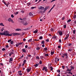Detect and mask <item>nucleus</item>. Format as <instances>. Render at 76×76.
I'll return each instance as SVG.
<instances>
[{"mask_svg":"<svg viewBox=\"0 0 76 76\" xmlns=\"http://www.w3.org/2000/svg\"><path fill=\"white\" fill-rule=\"evenodd\" d=\"M56 71L57 72H58V73H60V70L58 69V70H57Z\"/></svg>","mask_w":76,"mask_h":76,"instance_id":"f704fd0d","label":"nucleus"},{"mask_svg":"<svg viewBox=\"0 0 76 76\" xmlns=\"http://www.w3.org/2000/svg\"><path fill=\"white\" fill-rule=\"evenodd\" d=\"M64 28H66V25H64Z\"/></svg>","mask_w":76,"mask_h":76,"instance_id":"864d4df0","label":"nucleus"},{"mask_svg":"<svg viewBox=\"0 0 76 76\" xmlns=\"http://www.w3.org/2000/svg\"><path fill=\"white\" fill-rule=\"evenodd\" d=\"M47 69V67L44 66L42 69V70L44 71V69Z\"/></svg>","mask_w":76,"mask_h":76,"instance_id":"4468645a","label":"nucleus"},{"mask_svg":"<svg viewBox=\"0 0 76 76\" xmlns=\"http://www.w3.org/2000/svg\"><path fill=\"white\" fill-rule=\"evenodd\" d=\"M46 42H49V39H47L46 40Z\"/></svg>","mask_w":76,"mask_h":76,"instance_id":"de8ad7c7","label":"nucleus"},{"mask_svg":"<svg viewBox=\"0 0 76 76\" xmlns=\"http://www.w3.org/2000/svg\"><path fill=\"white\" fill-rule=\"evenodd\" d=\"M22 57H23V54L22 55V56L20 58H21V59H22Z\"/></svg>","mask_w":76,"mask_h":76,"instance_id":"603ef678","label":"nucleus"},{"mask_svg":"<svg viewBox=\"0 0 76 76\" xmlns=\"http://www.w3.org/2000/svg\"><path fill=\"white\" fill-rule=\"evenodd\" d=\"M62 67L63 69H64V67H65V66H62Z\"/></svg>","mask_w":76,"mask_h":76,"instance_id":"c03bdc74","label":"nucleus"},{"mask_svg":"<svg viewBox=\"0 0 76 76\" xmlns=\"http://www.w3.org/2000/svg\"><path fill=\"white\" fill-rule=\"evenodd\" d=\"M26 70H27V72H29L31 71V69L30 68H27Z\"/></svg>","mask_w":76,"mask_h":76,"instance_id":"a211bd4d","label":"nucleus"},{"mask_svg":"<svg viewBox=\"0 0 76 76\" xmlns=\"http://www.w3.org/2000/svg\"><path fill=\"white\" fill-rule=\"evenodd\" d=\"M39 13H41V14H42H42H43V13H44L43 12V11L42 10H39Z\"/></svg>","mask_w":76,"mask_h":76,"instance_id":"6e6552de","label":"nucleus"},{"mask_svg":"<svg viewBox=\"0 0 76 76\" xmlns=\"http://www.w3.org/2000/svg\"><path fill=\"white\" fill-rule=\"evenodd\" d=\"M40 58H41V59H42L43 58V57H44V56H40Z\"/></svg>","mask_w":76,"mask_h":76,"instance_id":"a19ab883","label":"nucleus"},{"mask_svg":"<svg viewBox=\"0 0 76 76\" xmlns=\"http://www.w3.org/2000/svg\"><path fill=\"white\" fill-rule=\"evenodd\" d=\"M71 69H73H73H74V66H71Z\"/></svg>","mask_w":76,"mask_h":76,"instance_id":"72a5a7b5","label":"nucleus"},{"mask_svg":"<svg viewBox=\"0 0 76 76\" xmlns=\"http://www.w3.org/2000/svg\"><path fill=\"white\" fill-rule=\"evenodd\" d=\"M42 44H45V42L44 40H42L41 42Z\"/></svg>","mask_w":76,"mask_h":76,"instance_id":"412c9836","label":"nucleus"},{"mask_svg":"<svg viewBox=\"0 0 76 76\" xmlns=\"http://www.w3.org/2000/svg\"><path fill=\"white\" fill-rule=\"evenodd\" d=\"M72 43H70L69 44V43H67V44H66V45H68V46L69 47L70 46H71V45H72Z\"/></svg>","mask_w":76,"mask_h":76,"instance_id":"aec40b11","label":"nucleus"},{"mask_svg":"<svg viewBox=\"0 0 76 76\" xmlns=\"http://www.w3.org/2000/svg\"><path fill=\"white\" fill-rule=\"evenodd\" d=\"M57 38V37L56 36H54L52 38L53 39H56Z\"/></svg>","mask_w":76,"mask_h":76,"instance_id":"b1692460","label":"nucleus"},{"mask_svg":"<svg viewBox=\"0 0 76 76\" xmlns=\"http://www.w3.org/2000/svg\"><path fill=\"white\" fill-rule=\"evenodd\" d=\"M12 41V39H10L9 40H8V42H10Z\"/></svg>","mask_w":76,"mask_h":76,"instance_id":"ea45409f","label":"nucleus"},{"mask_svg":"<svg viewBox=\"0 0 76 76\" xmlns=\"http://www.w3.org/2000/svg\"><path fill=\"white\" fill-rule=\"evenodd\" d=\"M4 27H3L1 29V31L3 32V30H4Z\"/></svg>","mask_w":76,"mask_h":76,"instance_id":"37998d69","label":"nucleus"},{"mask_svg":"<svg viewBox=\"0 0 76 76\" xmlns=\"http://www.w3.org/2000/svg\"><path fill=\"white\" fill-rule=\"evenodd\" d=\"M2 2L3 3H4L5 4V5H6L7 6H8V4H6V2L4 1H3Z\"/></svg>","mask_w":76,"mask_h":76,"instance_id":"9d476101","label":"nucleus"},{"mask_svg":"<svg viewBox=\"0 0 76 76\" xmlns=\"http://www.w3.org/2000/svg\"><path fill=\"white\" fill-rule=\"evenodd\" d=\"M40 49V48L38 47L37 48H36V50H39Z\"/></svg>","mask_w":76,"mask_h":76,"instance_id":"c756f323","label":"nucleus"},{"mask_svg":"<svg viewBox=\"0 0 76 76\" xmlns=\"http://www.w3.org/2000/svg\"><path fill=\"white\" fill-rule=\"evenodd\" d=\"M29 15L30 16H34V15L32 14V12H30L29 13Z\"/></svg>","mask_w":76,"mask_h":76,"instance_id":"f8f14e48","label":"nucleus"},{"mask_svg":"<svg viewBox=\"0 0 76 76\" xmlns=\"http://www.w3.org/2000/svg\"><path fill=\"white\" fill-rule=\"evenodd\" d=\"M27 56H28V57H31V55H29V54H28L27 55Z\"/></svg>","mask_w":76,"mask_h":76,"instance_id":"2f4dec72","label":"nucleus"},{"mask_svg":"<svg viewBox=\"0 0 76 76\" xmlns=\"http://www.w3.org/2000/svg\"><path fill=\"white\" fill-rule=\"evenodd\" d=\"M39 64H42V61L41 60L40 61Z\"/></svg>","mask_w":76,"mask_h":76,"instance_id":"4c0bfd02","label":"nucleus"},{"mask_svg":"<svg viewBox=\"0 0 76 76\" xmlns=\"http://www.w3.org/2000/svg\"><path fill=\"white\" fill-rule=\"evenodd\" d=\"M19 67H20L22 66V64H19Z\"/></svg>","mask_w":76,"mask_h":76,"instance_id":"052dcab7","label":"nucleus"},{"mask_svg":"<svg viewBox=\"0 0 76 76\" xmlns=\"http://www.w3.org/2000/svg\"><path fill=\"white\" fill-rule=\"evenodd\" d=\"M25 48H28V45H26L25 46Z\"/></svg>","mask_w":76,"mask_h":76,"instance_id":"e2e57ef3","label":"nucleus"},{"mask_svg":"<svg viewBox=\"0 0 76 76\" xmlns=\"http://www.w3.org/2000/svg\"><path fill=\"white\" fill-rule=\"evenodd\" d=\"M68 51H72V49H69V50H68Z\"/></svg>","mask_w":76,"mask_h":76,"instance_id":"338daca9","label":"nucleus"},{"mask_svg":"<svg viewBox=\"0 0 76 76\" xmlns=\"http://www.w3.org/2000/svg\"><path fill=\"white\" fill-rule=\"evenodd\" d=\"M13 58H10V60L9 61V62L10 63H11V61H13Z\"/></svg>","mask_w":76,"mask_h":76,"instance_id":"423d86ee","label":"nucleus"},{"mask_svg":"<svg viewBox=\"0 0 76 76\" xmlns=\"http://www.w3.org/2000/svg\"><path fill=\"white\" fill-rule=\"evenodd\" d=\"M59 34L61 36L62 34H63V33L61 31H59Z\"/></svg>","mask_w":76,"mask_h":76,"instance_id":"2eb2a0df","label":"nucleus"},{"mask_svg":"<svg viewBox=\"0 0 76 76\" xmlns=\"http://www.w3.org/2000/svg\"><path fill=\"white\" fill-rule=\"evenodd\" d=\"M18 75H20V76H22V73H18Z\"/></svg>","mask_w":76,"mask_h":76,"instance_id":"13d9d810","label":"nucleus"},{"mask_svg":"<svg viewBox=\"0 0 76 76\" xmlns=\"http://www.w3.org/2000/svg\"><path fill=\"white\" fill-rule=\"evenodd\" d=\"M76 31L75 30H74L73 31V33L74 34H75V32Z\"/></svg>","mask_w":76,"mask_h":76,"instance_id":"a18cd8bd","label":"nucleus"},{"mask_svg":"<svg viewBox=\"0 0 76 76\" xmlns=\"http://www.w3.org/2000/svg\"><path fill=\"white\" fill-rule=\"evenodd\" d=\"M63 55L65 57V56H66V57H65L66 58H68V56H67V54L66 53H65L63 54Z\"/></svg>","mask_w":76,"mask_h":76,"instance_id":"20e7f679","label":"nucleus"},{"mask_svg":"<svg viewBox=\"0 0 76 76\" xmlns=\"http://www.w3.org/2000/svg\"><path fill=\"white\" fill-rule=\"evenodd\" d=\"M50 69H50V70L51 71H52V70H53V67L51 66L50 67Z\"/></svg>","mask_w":76,"mask_h":76,"instance_id":"bb28decb","label":"nucleus"},{"mask_svg":"<svg viewBox=\"0 0 76 76\" xmlns=\"http://www.w3.org/2000/svg\"><path fill=\"white\" fill-rule=\"evenodd\" d=\"M36 59H39V57L38 56H36Z\"/></svg>","mask_w":76,"mask_h":76,"instance_id":"8fccbe9b","label":"nucleus"},{"mask_svg":"<svg viewBox=\"0 0 76 76\" xmlns=\"http://www.w3.org/2000/svg\"><path fill=\"white\" fill-rule=\"evenodd\" d=\"M21 29L20 28H17L15 30L16 31H21Z\"/></svg>","mask_w":76,"mask_h":76,"instance_id":"f3484780","label":"nucleus"},{"mask_svg":"<svg viewBox=\"0 0 76 76\" xmlns=\"http://www.w3.org/2000/svg\"><path fill=\"white\" fill-rule=\"evenodd\" d=\"M23 41H26V39L24 38L23 39Z\"/></svg>","mask_w":76,"mask_h":76,"instance_id":"0e129e2a","label":"nucleus"},{"mask_svg":"<svg viewBox=\"0 0 76 76\" xmlns=\"http://www.w3.org/2000/svg\"><path fill=\"white\" fill-rule=\"evenodd\" d=\"M54 51H51V54L52 56H53V54H54Z\"/></svg>","mask_w":76,"mask_h":76,"instance_id":"5701e85b","label":"nucleus"},{"mask_svg":"<svg viewBox=\"0 0 76 76\" xmlns=\"http://www.w3.org/2000/svg\"><path fill=\"white\" fill-rule=\"evenodd\" d=\"M21 12L23 13H24V11H23V10H22L21 11Z\"/></svg>","mask_w":76,"mask_h":76,"instance_id":"774afa93","label":"nucleus"},{"mask_svg":"<svg viewBox=\"0 0 76 76\" xmlns=\"http://www.w3.org/2000/svg\"><path fill=\"white\" fill-rule=\"evenodd\" d=\"M44 50H45V51H47V48H44Z\"/></svg>","mask_w":76,"mask_h":76,"instance_id":"c9c22d12","label":"nucleus"},{"mask_svg":"<svg viewBox=\"0 0 76 76\" xmlns=\"http://www.w3.org/2000/svg\"><path fill=\"white\" fill-rule=\"evenodd\" d=\"M0 25L1 26H4V25H3V24L1 23H0Z\"/></svg>","mask_w":76,"mask_h":76,"instance_id":"393cba45","label":"nucleus"},{"mask_svg":"<svg viewBox=\"0 0 76 76\" xmlns=\"http://www.w3.org/2000/svg\"><path fill=\"white\" fill-rule=\"evenodd\" d=\"M35 67H37L38 66H39V64H36L34 65Z\"/></svg>","mask_w":76,"mask_h":76,"instance_id":"6ab92c4d","label":"nucleus"},{"mask_svg":"<svg viewBox=\"0 0 76 76\" xmlns=\"http://www.w3.org/2000/svg\"><path fill=\"white\" fill-rule=\"evenodd\" d=\"M76 18V15H75L73 17V18H74V19H75Z\"/></svg>","mask_w":76,"mask_h":76,"instance_id":"e433bc0d","label":"nucleus"},{"mask_svg":"<svg viewBox=\"0 0 76 76\" xmlns=\"http://www.w3.org/2000/svg\"><path fill=\"white\" fill-rule=\"evenodd\" d=\"M69 37V34H67V35H66V37L64 38L65 40H66L67 39H68Z\"/></svg>","mask_w":76,"mask_h":76,"instance_id":"39448f33","label":"nucleus"},{"mask_svg":"<svg viewBox=\"0 0 76 76\" xmlns=\"http://www.w3.org/2000/svg\"><path fill=\"white\" fill-rule=\"evenodd\" d=\"M11 17L12 18H14V16L12 14L11 15Z\"/></svg>","mask_w":76,"mask_h":76,"instance_id":"58836bf2","label":"nucleus"},{"mask_svg":"<svg viewBox=\"0 0 76 76\" xmlns=\"http://www.w3.org/2000/svg\"><path fill=\"white\" fill-rule=\"evenodd\" d=\"M45 9L44 7L42 6L40 7L39 8V10H44Z\"/></svg>","mask_w":76,"mask_h":76,"instance_id":"0eeeda50","label":"nucleus"},{"mask_svg":"<svg viewBox=\"0 0 76 76\" xmlns=\"http://www.w3.org/2000/svg\"><path fill=\"white\" fill-rule=\"evenodd\" d=\"M45 72H47V71H48V69H44Z\"/></svg>","mask_w":76,"mask_h":76,"instance_id":"69168bd1","label":"nucleus"},{"mask_svg":"<svg viewBox=\"0 0 76 76\" xmlns=\"http://www.w3.org/2000/svg\"><path fill=\"white\" fill-rule=\"evenodd\" d=\"M48 9H49V7L48 6L46 7L45 9H44L45 10H44L43 11V12L45 13V11H46V10H47Z\"/></svg>","mask_w":76,"mask_h":76,"instance_id":"f03ea898","label":"nucleus"},{"mask_svg":"<svg viewBox=\"0 0 76 76\" xmlns=\"http://www.w3.org/2000/svg\"><path fill=\"white\" fill-rule=\"evenodd\" d=\"M19 45V43H17L16 45V47H18Z\"/></svg>","mask_w":76,"mask_h":76,"instance_id":"cd10ccee","label":"nucleus"},{"mask_svg":"<svg viewBox=\"0 0 76 76\" xmlns=\"http://www.w3.org/2000/svg\"><path fill=\"white\" fill-rule=\"evenodd\" d=\"M22 51L23 53H26V49L24 48L22 49Z\"/></svg>","mask_w":76,"mask_h":76,"instance_id":"dca6fc26","label":"nucleus"},{"mask_svg":"<svg viewBox=\"0 0 76 76\" xmlns=\"http://www.w3.org/2000/svg\"><path fill=\"white\" fill-rule=\"evenodd\" d=\"M35 8H36V7H31V9H35Z\"/></svg>","mask_w":76,"mask_h":76,"instance_id":"7c9ffc66","label":"nucleus"},{"mask_svg":"<svg viewBox=\"0 0 76 76\" xmlns=\"http://www.w3.org/2000/svg\"><path fill=\"white\" fill-rule=\"evenodd\" d=\"M14 54V52H11L9 54L10 56V57L12 56V54Z\"/></svg>","mask_w":76,"mask_h":76,"instance_id":"1a4fd4ad","label":"nucleus"},{"mask_svg":"<svg viewBox=\"0 0 76 76\" xmlns=\"http://www.w3.org/2000/svg\"><path fill=\"white\" fill-rule=\"evenodd\" d=\"M59 41L60 43H61V39H60L59 40Z\"/></svg>","mask_w":76,"mask_h":76,"instance_id":"4d7b16f0","label":"nucleus"},{"mask_svg":"<svg viewBox=\"0 0 76 76\" xmlns=\"http://www.w3.org/2000/svg\"><path fill=\"white\" fill-rule=\"evenodd\" d=\"M26 62V60H24V61H23V63L25 64V63Z\"/></svg>","mask_w":76,"mask_h":76,"instance_id":"79ce46f5","label":"nucleus"},{"mask_svg":"<svg viewBox=\"0 0 76 76\" xmlns=\"http://www.w3.org/2000/svg\"><path fill=\"white\" fill-rule=\"evenodd\" d=\"M0 35H5L6 36L11 37L12 36V34H9L8 31H5L4 33H0Z\"/></svg>","mask_w":76,"mask_h":76,"instance_id":"f257e3e1","label":"nucleus"},{"mask_svg":"<svg viewBox=\"0 0 76 76\" xmlns=\"http://www.w3.org/2000/svg\"><path fill=\"white\" fill-rule=\"evenodd\" d=\"M2 51H5V50H6V49H4V48H3L2 49Z\"/></svg>","mask_w":76,"mask_h":76,"instance_id":"6e6d98bb","label":"nucleus"},{"mask_svg":"<svg viewBox=\"0 0 76 76\" xmlns=\"http://www.w3.org/2000/svg\"><path fill=\"white\" fill-rule=\"evenodd\" d=\"M10 43H11V44H13V41H11L10 42Z\"/></svg>","mask_w":76,"mask_h":76,"instance_id":"5fc2aeb1","label":"nucleus"},{"mask_svg":"<svg viewBox=\"0 0 76 76\" xmlns=\"http://www.w3.org/2000/svg\"><path fill=\"white\" fill-rule=\"evenodd\" d=\"M71 22V19H70L68 20L67 21V23H69V22Z\"/></svg>","mask_w":76,"mask_h":76,"instance_id":"c85d7f7f","label":"nucleus"},{"mask_svg":"<svg viewBox=\"0 0 76 76\" xmlns=\"http://www.w3.org/2000/svg\"><path fill=\"white\" fill-rule=\"evenodd\" d=\"M32 39H30L28 40V42H31V41H32Z\"/></svg>","mask_w":76,"mask_h":76,"instance_id":"a878e982","label":"nucleus"},{"mask_svg":"<svg viewBox=\"0 0 76 76\" xmlns=\"http://www.w3.org/2000/svg\"><path fill=\"white\" fill-rule=\"evenodd\" d=\"M12 34L14 36H15V35H20V33H12Z\"/></svg>","mask_w":76,"mask_h":76,"instance_id":"7ed1b4c3","label":"nucleus"},{"mask_svg":"<svg viewBox=\"0 0 76 76\" xmlns=\"http://www.w3.org/2000/svg\"><path fill=\"white\" fill-rule=\"evenodd\" d=\"M18 44H19V45H22V44H23V42H20L19 43H18Z\"/></svg>","mask_w":76,"mask_h":76,"instance_id":"09e8293b","label":"nucleus"},{"mask_svg":"<svg viewBox=\"0 0 76 76\" xmlns=\"http://www.w3.org/2000/svg\"><path fill=\"white\" fill-rule=\"evenodd\" d=\"M33 33L34 34H37V33H38V30H36L33 31Z\"/></svg>","mask_w":76,"mask_h":76,"instance_id":"ddd939ff","label":"nucleus"},{"mask_svg":"<svg viewBox=\"0 0 76 76\" xmlns=\"http://www.w3.org/2000/svg\"><path fill=\"white\" fill-rule=\"evenodd\" d=\"M64 18H65V17H64L63 18H62V20H63L64 19Z\"/></svg>","mask_w":76,"mask_h":76,"instance_id":"680f3d73","label":"nucleus"},{"mask_svg":"<svg viewBox=\"0 0 76 76\" xmlns=\"http://www.w3.org/2000/svg\"><path fill=\"white\" fill-rule=\"evenodd\" d=\"M39 39H42V36H40V37Z\"/></svg>","mask_w":76,"mask_h":76,"instance_id":"473e14b6","label":"nucleus"},{"mask_svg":"<svg viewBox=\"0 0 76 76\" xmlns=\"http://www.w3.org/2000/svg\"><path fill=\"white\" fill-rule=\"evenodd\" d=\"M42 47H45V45L44 44H43V45H42Z\"/></svg>","mask_w":76,"mask_h":76,"instance_id":"bf43d9fd","label":"nucleus"},{"mask_svg":"<svg viewBox=\"0 0 76 76\" xmlns=\"http://www.w3.org/2000/svg\"><path fill=\"white\" fill-rule=\"evenodd\" d=\"M45 57H48V54H45Z\"/></svg>","mask_w":76,"mask_h":76,"instance_id":"49530a36","label":"nucleus"},{"mask_svg":"<svg viewBox=\"0 0 76 76\" xmlns=\"http://www.w3.org/2000/svg\"><path fill=\"white\" fill-rule=\"evenodd\" d=\"M23 25H28V23L27 22L23 23Z\"/></svg>","mask_w":76,"mask_h":76,"instance_id":"4be33fe9","label":"nucleus"},{"mask_svg":"<svg viewBox=\"0 0 76 76\" xmlns=\"http://www.w3.org/2000/svg\"><path fill=\"white\" fill-rule=\"evenodd\" d=\"M8 20L9 22H12L13 21V20L10 18H9L8 19Z\"/></svg>","mask_w":76,"mask_h":76,"instance_id":"9b49d317","label":"nucleus"},{"mask_svg":"<svg viewBox=\"0 0 76 76\" xmlns=\"http://www.w3.org/2000/svg\"><path fill=\"white\" fill-rule=\"evenodd\" d=\"M51 31H54V29L53 28H51L50 29Z\"/></svg>","mask_w":76,"mask_h":76,"instance_id":"3c124183","label":"nucleus"}]
</instances>
